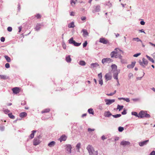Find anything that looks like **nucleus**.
Wrapping results in <instances>:
<instances>
[{"label": "nucleus", "instance_id": "1", "mask_svg": "<svg viewBox=\"0 0 155 155\" xmlns=\"http://www.w3.org/2000/svg\"><path fill=\"white\" fill-rule=\"evenodd\" d=\"M121 51L123 52L122 51L119 49L118 48H116L115 49L114 51H112L110 53V55L111 58L115 57V58H119L120 59H121L122 56L120 54H118L119 51Z\"/></svg>", "mask_w": 155, "mask_h": 155}, {"label": "nucleus", "instance_id": "2", "mask_svg": "<svg viewBox=\"0 0 155 155\" xmlns=\"http://www.w3.org/2000/svg\"><path fill=\"white\" fill-rule=\"evenodd\" d=\"M90 155H98L97 150H95L92 146L89 145L87 147Z\"/></svg>", "mask_w": 155, "mask_h": 155}, {"label": "nucleus", "instance_id": "3", "mask_svg": "<svg viewBox=\"0 0 155 155\" xmlns=\"http://www.w3.org/2000/svg\"><path fill=\"white\" fill-rule=\"evenodd\" d=\"M144 117L149 118L150 117V115L147 114V111H141L139 114V117L143 118Z\"/></svg>", "mask_w": 155, "mask_h": 155}, {"label": "nucleus", "instance_id": "4", "mask_svg": "<svg viewBox=\"0 0 155 155\" xmlns=\"http://www.w3.org/2000/svg\"><path fill=\"white\" fill-rule=\"evenodd\" d=\"M69 43L70 44H72L74 45V46H78L80 45L81 44L80 43H78L75 41H74L73 39V38H71L69 40Z\"/></svg>", "mask_w": 155, "mask_h": 155}, {"label": "nucleus", "instance_id": "5", "mask_svg": "<svg viewBox=\"0 0 155 155\" xmlns=\"http://www.w3.org/2000/svg\"><path fill=\"white\" fill-rule=\"evenodd\" d=\"M142 60V62H140V64L141 65L144 67L146 65H147L148 64V61L144 58H143Z\"/></svg>", "mask_w": 155, "mask_h": 155}, {"label": "nucleus", "instance_id": "6", "mask_svg": "<svg viewBox=\"0 0 155 155\" xmlns=\"http://www.w3.org/2000/svg\"><path fill=\"white\" fill-rule=\"evenodd\" d=\"M105 78L107 81L110 80L112 78L111 74L110 73L106 74L105 76Z\"/></svg>", "mask_w": 155, "mask_h": 155}, {"label": "nucleus", "instance_id": "7", "mask_svg": "<svg viewBox=\"0 0 155 155\" xmlns=\"http://www.w3.org/2000/svg\"><path fill=\"white\" fill-rule=\"evenodd\" d=\"M99 42L104 44H106L108 43V41L104 38H101L100 39Z\"/></svg>", "mask_w": 155, "mask_h": 155}, {"label": "nucleus", "instance_id": "8", "mask_svg": "<svg viewBox=\"0 0 155 155\" xmlns=\"http://www.w3.org/2000/svg\"><path fill=\"white\" fill-rule=\"evenodd\" d=\"M12 90L13 93L15 94L18 93L20 91V89L18 87H14L12 88Z\"/></svg>", "mask_w": 155, "mask_h": 155}, {"label": "nucleus", "instance_id": "9", "mask_svg": "<svg viewBox=\"0 0 155 155\" xmlns=\"http://www.w3.org/2000/svg\"><path fill=\"white\" fill-rule=\"evenodd\" d=\"M105 101L106 102V104L107 105H110L115 102V100L114 99H105Z\"/></svg>", "mask_w": 155, "mask_h": 155}, {"label": "nucleus", "instance_id": "10", "mask_svg": "<svg viewBox=\"0 0 155 155\" xmlns=\"http://www.w3.org/2000/svg\"><path fill=\"white\" fill-rule=\"evenodd\" d=\"M112 59L109 58H104L102 59V62L103 64H104L105 62H111L112 61Z\"/></svg>", "mask_w": 155, "mask_h": 155}, {"label": "nucleus", "instance_id": "11", "mask_svg": "<svg viewBox=\"0 0 155 155\" xmlns=\"http://www.w3.org/2000/svg\"><path fill=\"white\" fill-rule=\"evenodd\" d=\"M149 141V140H146L143 142H140L139 143V145L140 147H142L144 145H146L147 143Z\"/></svg>", "mask_w": 155, "mask_h": 155}, {"label": "nucleus", "instance_id": "12", "mask_svg": "<svg viewBox=\"0 0 155 155\" xmlns=\"http://www.w3.org/2000/svg\"><path fill=\"white\" fill-rule=\"evenodd\" d=\"M71 145H66V149L68 152L71 153Z\"/></svg>", "mask_w": 155, "mask_h": 155}, {"label": "nucleus", "instance_id": "13", "mask_svg": "<svg viewBox=\"0 0 155 155\" xmlns=\"http://www.w3.org/2000/svg\"><path fill=\"white\" fill-rule=\"evenodd\" d=\"M67 137L65 135H63L59 139V140L61 142L62 141H65L67 139Z\"/></svg>", "mask_w": 155, "mask_h": 155}, {"label": "nucleus", "instance_id": "14", "mask_svg": "<svg viewBox=\"0 0 155 155\" xmlns=\"http://www.w3.org/2000/svg\"><path fill=\"white\" fill-rule=\"evenodd\" d=\"M40 141L38 139L35 138L33 140V144L34 145H37L40 143Z\"/></svg>", "mask_w": 155, "mask_h": 155}, {"label": "nucleus", "instance_id": "15", "mask_svg": "<svg viewBox=\"0 0 155 155\" xmlns=\"http://www.w3.org/2000/svg\"><path fill=\"white\" fill-rule=\"evenodd\" d=\"M130 144V142L125 141H123L120 143L121 145L125 146L127 145H129Z\"/></svg>", "mask_w": 155, "mask_h": 155}, {"label": "nucleus", "instance_id": "16", "mask_svg": "<svg viewBox=\"0 0 155 155\" xmlns=\"http://www.w3.org/2000/svg\"><path fill=\"white\" fill-rule=\"evenodd\" d=\"M82 32H83V35L84 37H85L86 36L88 35V33L86 29H82Z\"/></svg>", "mask_w": 155, "mask_h": 155}, {"label": "nucleus", "instance_id": "17", "mask_svg": "<svg viewBox=\"0 0 155 155\" xmlns=\"http://www.w3.org/2000/svg\"><path fill=\"white\" fill-rule=\"evenodd\" d=\"M27 113L25 112H23L19 114V116L21 118H23L25 117L27 115Z\"/></svg>", "mask_w": 155, "mask_h": 155}, {"label": "nucleus", "instance_id": "18", "mask_svg": "<svg viewBox=\"0 0 155 155\" xmlns=\"http://www.w3.org/2000/svg\"><path fill=\"white\" fill-rule=\"evenodd\" d=\"M135 62H132L130 64H129L127 66V68H132L135 66Z\"/></svg>", "mask_w": 155, "mask_h": 155}, {"label": "nucleus", "instance_id": "19", "mask_svg": "<svg viewBox=\"0 0 155 155\" xmlns=\"http://www.w3.org/2000/svg\"><path fill=\"white\" fill-rule=\"evenodd\" d=\"M50 110V109L49 108H48L45 109L44 110H42L41 112V113L42 114L48 113V112H49Z\"/></svg>", "mask_w": 155, "mask_h": 155}, {"label": "nucleus", "instance_id": "20", "mask_svg": "<svg viewBox=\"0 0 155 155\" xmlns=\"http://www.w3.org/2000/svg\"><path fill=\"white\" fill-rule=\"evenodd\" d=\"M55 144V142L54 141H52L50 142L48 144V146H49L50 147H51L53 146H54Z\"/></svg>", "mask_w": 155, "mask_h": 155}, {"label": "nucleus", "instance_id": "21", "mask_svg": "<svg viewBox=\"0 0 155 155\" xmlns=\"http://www.w3.org/2000/svg\"><path fill=\"white\" fill-rule=\"evenodd\" d=\"M36 132V131L35 130H33L32 131V133L30 134V137L31 139L33 138L34 137V134Z\"/></svg>", "mask_w": 155, "mask_h": 155}, {"label": "nucleus", "instance_id": "22", "mask_svg": "<svg viewBox=\"0 0 155 155\" xmlns=\"http://www.w3.org/2000/svg\"><path fill=\"white\" fill-rule=\"evenodd\" d=\"M4 57L5 58L6 60L8 62H9L11 61V59L8 56L5 55L4 56Z\"/></svg>", "mask_w": 155, "mask_h": 155}, {"label": "nucleus", "instance_id": "23", "mask_svg": "<svg viewBox=\"0 0 155 155\" xmlns=\"http://www.w3.org/2000/svg\"><path fill=\"white\" fill-rule=\"evenodd\" d=\"M111 68L114 71H117V66L115 64H113L111 66Z\"/></svg>", "mask_w": 155, "mask_h": 155}, {"label": "nucleus", "instance_id": "24", "mask_svg": "<svg viewBox=\"0 0 155 155\" xmlns=\"http://www.w3.org/2000/svg\"><path fill=\"white\" fill-rule=\"evenodd\" d=\"M66 60L68 62H70L71 61V59L70 55L68 56L66 58Z\"/></svg>", "mask_w": 155, "mask_h": 155}, {"label": "nucleus", "instance_id": "25", "mask_svg": "<svg viewBox=\"0 0 155 155\" xmlns=\"http://www.w3.org/2000/svg\"><path fill=\"white\" fill-rule=\"evenodd\" d=\"M74 26H75L74 22H72L69 24L68 25V27L69 28H74Z\"/></svg>", "mask_w": 155, "mask_h": 155}, {"label": "nucleus", "instance_id": "26", "mask_svg": "<svg viewBox=\"0 0 155 155\" xmlns=\"http://www.w3.org/2000/svg\"><path fill=\"white\" fill-rule=\"evenodd\" d=\"M77 2V0H71V5L73 6H74Z\"/></svg>", "mask_w": 155, "mask_h": 155}, {"label": "nucleus", "instance_id": "27", "mask_svg": "<svg viewBox=\"0 0 155 155\" xmlns=\"http://www.w3.org/2000/svg\"><path fill=\"white\" fill-rule=\"evenodd\" d=\"M88 111L90 114H91L93 115L94 114V111L93 109L92 108L89 109L88 110Z\"/></svg>", "mask_w": 155, "mask_h": 155}, {"label": "nucleus", "instance_id": "28", "mask_svg": "<svg viewBox=\"0 0 155 155\" xmlns=\"http://www.w3.org/2000/svg\"><path fill=\"white\" fill-rule=\"evenodd\" d=\"M8 115L9 117L11 119H14L15 118L14 116L12 114V113H9L8 114Z\"/></svg>", "mask_w": 155, "mask_h": 155}, {"label": "nucleus", "instance_id": "29", "mask_svg": "<svg viewBox=\"0 0 155 155\" xmlns=\"http://www.w3.org/2000/svg\"><path fill=\"white\" fill-rule=\"evenodd\" d=\"M124 107V106L123 105L120 106L119 105H118L117 106V109H119V111H120Z\"/></svg>", "mask_w": 155, "mask_h": 155}, {"label": "nucleus", "instance_id": "30", "mask_svg": "<svg viewBox=\"0 0 155 155\" xmlns=\"http://www.w3.org/2000/svg\"><path fill=\"white\" fill-rule=\"evenodd\" d=\"M146 56L150 61L152 62L153 63H154V61L152 58H151L150 57L147 55H146Z\"/></svg>", "mask_w": 155, "mask_h": 155}, {"label": "nucleus", "instance_id": "31", "mask_svg": "<svg viewBox=\"0 0 155 155\" xmlns=\"http://www.w3.org/2000/svg\"><path fill=\"white\" fill-rule=\"evenodd\" d=\"M114 79H116L117 80V82L118 83L119 85L120 84L119 83V81L118 80V74H117L116 75H114Z\"/></svg>", "mask_w": 155, "mask_h": 155}, {"label": "nucleus", "instance_id": "32", "mask_svg": "<svg viewBox=\"0 0 155 155\" xmlns=\"http://www.w3.org/2000/svg\"><path fill=\"white\" fill-rule=\"evenodd\" d=\"M132 40L133 41H137V42L141 41V40L138 38H134L132 39Z\"/></svg>", "mask_w": 155, "mask_h": 155}, {"label": "nucleus", "instance_id": "33", "mask_svg": "<svg viewBox=\"0 0 155 155\" xmlns=\"http://www.w3.org/2000/svg\"><path fill=\"white\" fill-rule=\"evenodd\" d=\"M100 6L99 5H97L96 7L95 10L96 12H99L100 10Z\"/></svg>", "mask_w": 155, "mask_h": 155}, {"label": "nucleus", "instance_id": "34", "mask_svg": "<svg viewBox=\"0 0 155 155\" xmlns=\"http://www.w3.org/2000/svg\"><path fill=\"white\" fill-rule=\"evenodd\" d=\"M79 64L81 65H85L86 64L85 62L84 61H80L79 62Z\"/></svg>", "mask_w": 155, "mask_h": 155}, {"label": "nucleus", "instance_id": "35", "mask_svg": "<svg viewBox=\"0 0 155 155\" xmlns=\"http://www.w3.org/2000/svg\"><path fill=\"white\" fill-rule=\"evenodd\" d=\"M110 115H111V114L109 112H107L105 114V116L106 117H109Z\"/></svg>", "mask_w": 155, "mask_h": 155}, {"label": "nucleus", "instance_id": "36", "mask_svg": "<svg viewBox=\"0 0 155 155\" xmlns=\"http://www.w3.org/2000/svg\"><path fill=\"white\" fill-rule=\"evenodd\" d=\"M116 90H115L114 92L113 93H110V94H106V95H107V96H112L113 95H114V94H115V93H116Z\"/></svg>", "mask_w": 155, "mask_h": 155}, {"label": "nucleus", "instance_id": "37", "mask_svg": "<svg viewBox=\"0 0 155 155\" xmlns=\"http://www.w3.org/2000/svg\"><path fill=\"white\" fill-rule=\"evenodd\" d=\"M132 114L133 115H134L137 117H139V114L138 115L137 113L135 112H132Z\"/></svg>", "mask_w": 155, "mask_h": 155}, {"label": "nucleus", "instance_id": "38", "mask_svg": "<svg viewBox=\"0 0 155 155\" xmlns=\"http://www.w3.org/2000/svg\"><path fill=\"white\" fill-rule=\"evenodd\" d=\"M35 17L38 19L40 18L41 17V15L39 14H37L35 15Z\"/></svg>", "mask_w": 155, "mask_h": 155}, {"label": "nucleus", "instance_id": "39", "mask_svg": "<svg viewBox=\"0 0 155 155\" xmlns=\"http://www.w3.org/2000/svg\"><path fill=\"white\" fill-rule=\"evenodd\" d=\"M121 116V115L120 114H117L115 115H113V116L114 118H117L118 117H120Z\"/></svg>", "mask_w": 155, "mask_h": 155}, {"label": "nucleus", "instance_id": "40", "mask_svg": "<svg viewBox=\"0 0 155 155\" xmlns=\"http://www.w3.org/2000/svg\"><path fill=\"white\" fill-rule=\"evenodd\" d=\"M0 78L1 79H6V78L5 76L3 75H0Z\"/></svg>", "mask_w": 155, "mask_h": 155}, {"label": "nucleus", "instance_id": "41", "mask_svg": "<svg viewBox=\"0 0 155 155\" xmlns=\"http://www.w3.org/2000/svg\"><path fill=\"white\" fill-rule=\"evenodd\" d=\"M124 130V128L122 127H119L118 128V130L120 132Z\"/></svg>", "mask_w": 155, "mask_h": 155}, {"label": "nucleus", "instance_id": "42", "mask_svg": "<svg viewBox=\"0 0 155 155\" xmlns=\"http://www.w3.org/2000/svg\"><path fill=\"white\" fill-rule=\"evenodd\" d=\"M95 130L94 129H91V128H88L87 129L88 131L89 132H91L92 131H94Z\"/></svg>", "mask_w": 155, "mask_h": 155}, {"label": "nucleus", "instance_id": "43", "mask_svg": "<svg viewBox=\"0 0 155 155\" xmlns=\"http://www.w3.org/2000/svg\"><path fill=\"white\" fill-rule=\"evenodd\" d=\"M87 44V41H85V42L83 44V47L84 48L85 47Z\"/></svg>", "mask_w": 155, "mask_h": 155}, {"label": "nucleus", "instance_id": "44", "mask_svg": "<svg viewBox=\"0 0 155 155\" xmlns=\"http://www.w3.org/2000/svg\"><path fill=\"white\" fill-rule=\"evenodd\" d=\"M98 77L99 78V79H102V76L101 73H100L98 75Z\"/></svg>", "mask_w": 155, "mask_h": 155}, {"label": "nucleus", "instance_id": "45", "mask_svg": "<svg viewBox=\"0 0 155 155\" xmlns=\"http://www.w3.org/2000/svg\"><path fill=\"white\" fill-rule=\"evenodd\" d=\"M81 146V144L80 143H78L76 145V147L78 150H79Z\"/></svg>", "mask_w": 155, "mask_h": 155}, {"label": "nucleus", "instance_id": "46", "mask_svg": "<svg viewBox=\"0 0 155 155\" xmlns=\"http://www.w3.org/2000/svg\"><path fill=\"white\" fill-rule=\"evenodd\" d=\"M99 84L102 85L103 84V81L102 79H99Z\"/></svg>", "mask_w": 155, "mask_h": 155}, {"label": "nucleus", "instance_id": "47", "mask_svg": "<svg viewBox=\"0 0 155 155\" xmlns=\"http://www.w3.org/2000/svg\"><path fill=\"white\" fill-rule=\"evenodd\" d=\"M141 54L140 53H138L136 54H135L133 56L134 57H137L138 56L140 55Z\"/></svg>", "mask_w": 155, "mask_h": 155}, {"label": "nucleus", "instance_id": "48", "mask_svg": "<svg viewBox=\"0 0 155 155\" xmlns=\"http://www.w3.org/2000/svg\"><path fill=\"white\" fill-rule=\"evenodd\" d=\"M5 67L6 68H8L10 67V64L8 63H7L5 64Z\"/></svg>", "mask_w": 155, "mask_h": 155}, {"label": "nucleus", "instance_id": "49", "mask_svg": "<svg viewBox=\"0 0 155 155\" xmlns=\"http://www.w3.org/2000/svg\"><path fill=\"white\" fill-rule=\"evenodd\" d=\"M7 30L9 31H11L12 30V28L11 27H9L7 28Z\"/></svg>", "mask_w": 155, "mask_h": 155}, {"label": "nucleus", "instance_id": "50", "mask_svg": "<svg viewBox=\"0 0 155 155\" xmlns=\"http://www.w3.org/2000/svg\"><path fill=\"white\" fill-rule=\"evenodd\" d=\"M21 105H24L26 104V102L25 101H21Z\"/></svg>", "mask_w": 155, "mask_h": 155}, {"label": "nucleus", "instance_id": "51", "mask_svg": "<svg viewBox=\"0 0 155 155\" xmlns=\"http://www.w3.org/2000/svg\"><path fill=\"white\" fill-rule=\"evenodd\" d=\"M5 129V127L4 126L0 127V130L2 131H3Z\"/></svg>", "mask_w": 155, "mask_h": 155}, {"label": "nucleus", "instance_id": "52", "mask_svg": "<svg viewBox=\"0 0 155 155\" xmlns=\"http://www.w3.org/2000/svg\"><path fill=\"white\" fill-rule=\"evenodd\" d=\"M9 112L10 110L8 109H6L4 110V113L6 114H7V113H9Z\"/></svg>", "mask_w": 155, "mask_h": 155}, {"label": "nucleus", "instance_id": "53", "mask_svg": "<svg viewBox=\"0 0 155 155\" xmlns=\"http://www.w3.org/2000/svg\"><path fill=\"white\" fill-rule=\"evenodd\" d=\"M133 76V75L132 73H130L128 75V77L129 78H130Z\"/></svg>", "mask_w": 155, "mask_h": 155}, {"label": "nucleus", "instance_id": "54", "mask_svg": "<svg viewBox=\"0 0 155 155\" xmlns=\"http://www.w3.org/2000/svg\"><path fill=\"white\" fill-rule=\"evenodd\" d=\"M40 25H39V24H38L37 25L36 27V28L37 30H38L40 28Z\"/></svg>", "mask_w": 155, "mask_h": 155}, {"label": "nucleus", "instance_id": "55", "mask_svg": "<svg viewBox=\"0 0 155 155\" xmlns=\"http://www.w3.org/2000/svg\"><path fill=\"white\" fill-rule=\"evenodd\" d=\"M155 155V151H153L150 154V155Z\"/></svg>", "mask_w": 155, "mask_h": 155}, {"label": "nucleus", "instance_id": "56", "mask_svg": "<svg viewBox=\"0 0 155 155\" xmlns=\"http://www.w3.org/2000/svg\"><path fill=\"white\" fill-rule=\"evenodd\" d=\"M1 41L2 42H4L5 41V38L4 37H2L1 38Z\"/></svg>", "mask_w": 155, "mask_h": 155}, {"label": "nucleus", "instance_id": "57", "mask_svg": "<svg viewBox=\"0 0 155 155\" xmlns=\"http://www.w3.org/2000/svg\"><path fill=\"white\" fill-rule=\"evenodd\" d=\"M124 101H125L127 102H129L130 101V100L129 98H124Z\"/></svg>", "mask_w": 155, "mask_h": 155}, {"label": "nucleus", "instance_id": "58", "mask_svg": "<svg viewBox=\"0 0 155 155\" xmlns=\"http://www.w3.org/2000/svg\"><path fill=\"white\" fill-rule=\"evenodd\" d=\"M126 111L125 110H124V111L122 112V114L123 115H124L126 114Z\"/></svg>", "mask_w": 155, "mask_h": 155}, {"label": "nucleus", "instance_id": "59", "mask_svg": "<svg viewBox=\"0 0 155 155\" xmlns=\"http://www.w3.org/2000/svg\"><path fill=\"white\" fill-rule=\"evenodd\" d=\"M107 138L104 136H103L101 137V139L102 140H104L105 139H106Z\"/></svg>", "mask_w": 155, "mask_h": 155}, {"label": "nucleus", "instance_id": "60", "mask_svg": "<svg viewBox=\"0 0 155 155\" xmlns=\"http://www.w3.org/2000/svg\"><path fill=\"white\" fill-rule=\"evenodd\" d=\"M140 24L142 25H145V22L143 21H141Z\"/></svg>", "mask_w": 155, "mask_h": 155}, {"label": "nucleus", "instance_id": "61", "mask_svg": "<svg viewBox=\"0 0 155 155\" xmlns=\"http://www.w3.org/2000/svg\"><path fill=\"white\" fill-rule=\"evenodd\" d=\"M18 29H19V31L18 32L19 33L21 31V29H22V27L21 26H20L18 27Z\"/></svg>", "mask_w": 155, "mask_h": 155}, {"label": "nucleus", "instance_id": "62", "mask_svg": "<svg viewBox=\"0 0 155 155\" xmlns=\"http://www.w3.org/2000/svg\"><path fill=\"white\" fill-rule=\"evenodd\" d=\"M139 31L141 32H143L145 34L146 33L144 31L143 29H142L141 30H139Z\"/></svg>", "mask_w": 155, "mask_h": 155}, {"label": "nucleus", "instance_id": "63", "mask_svg": "<svg viewBox=\"0 0 155 155\" xmlns=\"http://www.w3.org/2000/svg\"><path fill=\"white\" fill-rule=\"evenodd\" d=\"M149 44L151 45L152 46H153L154 47H155V45L152 43H151V42H149Z\"/></svg>", "mask_w": 155, "mask_h": 155}, {"label": "nucleus", "instance_id": "64", "mask_svg": "<svg viewBox=\"0 0 155 155\" xmlns=\"http://www.w3.org/2000/svg\"><path fill=\"white\" fill-rule=\"evenodd\" d=\"M86 19V18L85 17H82L81 18V19L83 21L85 20Z\"/></svg>", "mask_w": 155, "mask_h": 155}]
</instances>
